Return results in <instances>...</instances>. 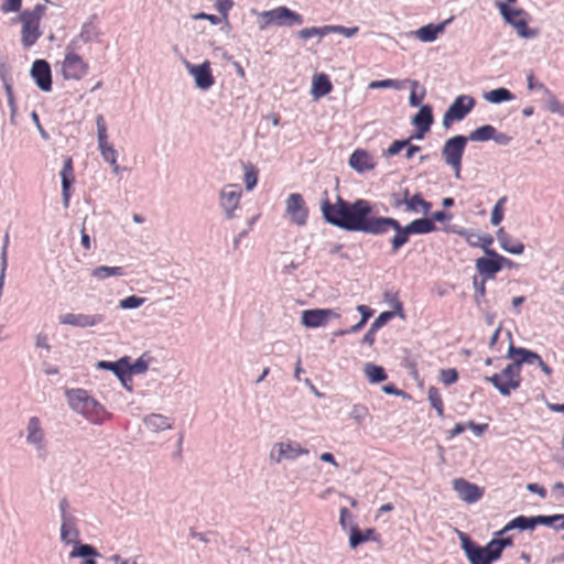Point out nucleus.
Here are the masks:
<instances>
[{
	"label": "nucleus",
	"instance_id": "f257e3e1",
	"mask_svg": "<svg viewBox=\"0 0 564 564\" xmlns=\"http://www.w3.org/2000/svg\"><path fill=\"white\" fill-rule=\"evenodd\" d=\"M321 210L328 224L346 231L380 236L393 230L391 248L394 252L408 242L410 234H429L436 228L430 218L415 219L402 227L394 218L377 216L375 205L362 198L350 203L337 196L334 204L325 198Z\"/></svg>",
	"mask_w": 564,
	"mask_h": 564
},
{
	"label": "nucleus",
	"instance_id": "f03ea898",
	"mask_svg": "<svg viewBox=\"0 0 564 564\" xmlns=\"http://www.w3.org/2000/svg\"><path fill=\"white\" fill-rule=\"evenodd\" d=\"M458 538L469 564H492L503 549L512 544L511 538L492 539L484 546L476 544L466 533L458 532Z\"/></svg>",
	"mask_w": 564,
	"mask_h": 564
},
{
	"label": "nucleus",
	"instance_id": "7ed1b4c3",
	"mask_svg": "<svg viewBox=\"0 0 564 564\" xmlns=\"http://www.w3.org/2000/svg\"><path fill=\"white\" fill-rule=\"evenodd\" d=\"M69 405L73 410L84 415L94 424H100L106 420V411L104 408L85 390L76 389L68 392Z\"/></svg>",
	"mask_w": 564,
	"mask_h": 564
},
{
	"label": "nucleus",
	"instance_id": "20e7f679",
	"mask_svg": "<svg viewBox=\"0 0 564 564\" xmlns=\"http://www.w3.org/2000/svg\"><path fill=\"white\" fill-rule=\"evenodd\" d=\"M45 7L37 4L33 10H25L19 13L17 20L22 24L21 42L24 47L33 46L41 37V20L44 14Z\"/></svg>",
	"mask_w": 564,
	"mask_h": 564
},
{
	"label": "nucleus",
	"instance_id": "39448f33",
	"mask_svg": "<svg viewBox=\"0 0 564 564\" xmlns=\"http://www.w3.org/2000/svg\"><path fill=\"white\" fill-rule=\"evenodd\" d=\"M503 20L514 28L519 36L522 39H532L538 35V30L529 29L527 22V13L522 9L509 7L507 3H496Z\"/></svg>",
	"mask_w": 564,
	"mask_h": 564
},
{
	"label": "nucleus",
	"instance_id": "423d86ee",
	"mask_svg": "<svg viewBox=\"0 0 564 564\" xmlns=\"http://www.w3.org/2000/svg\"><path fill=\"white\" fill-rule=\"evenodd\" d=\"M486 380L489 381L501 395H510L521 383L518 364L511 362L507 365L501 372L487 377Z\"/></svg>",
	"mask_w": 564,
	"mask_h": 564
},
{
	"label": "nucleus",
	"instance_id": "0eeeda50",
	"mask_svg": "<svg viewBox=\"0 0 564 564\" xmlns=\"http://www.w3.org/2000/svg\"><path fill=\"white\" fill-rule=\"evenodd\" d=\"M62 76L66 80H80L88 73V64L78 55L72 45L67 46L61 63Z\"/></svg>",
	"mask_w": 564,
	"mask_h": 564
},
{
	"label": "nucleus",
	"instance_id": "6e6552de",
	"mask_svg": "<svg viewBox=\"0 0 564 564\" xmlns=\"http://www.w3.org/2000/svg\"><path fill=\"white\" fill-rule=\"evenodd\" d=\"M25 441L29 446H31L37 457L46 458L47 456V440L45 430L42 425V422L37 416H31L28 420L25 426Z\"/></svg>",
	"mask_w": 564,
	"mask_h": 564
},
{
	"label": "nucleus",
	"instance_id": "1a4fd4ad",
	"mask_svg": "<svg viewBox=\"0 0 564 564\" xmlns=\"http://www.w3.org/2000/svg\"><path fill=\"white\" fill-rule=\"evenodd\" d=\"M467 140L464 135H455L445 142L442 150L445 163L454 170L457 180L460 177L462 159Z\"/></svg>",
	"mask_w": 564,
	"mask_h": 564
},
{
	"label": "nucleus",
	"instance_id": "9d476101",
	"mask_svg": "<svg viewBox=\"0 0 564 564\" xmlns=\"http://www.w3.org/2000/svg\"><path fill=\"white\" fill-rule=\"evenodd\" d=\"M262 18L264 20V26H292L303 23V19L299 13L283 6L263 12Z\"/></svg>",
	"mask_w": 564,
	"mask_h": 564
},
{
	"label": "nucleus",
	"instance_id": "9b49d317",
	"mask_svg": "<svg viewBox=\"0 0 564 564\" xmlns=\"http://www.w3.org/2000/svg\"><path fill=\"white\" fill-rule=\"evenodd\" d=\"M475 99L467 95H460L455 98L443 116V127L448 129L454 121H459L474 108Z\"/></svg>",
	"mask_w": 564,
	"mask_h": 564
},
{
	"label": "nucleus",
	"instance_id": "f8f14e48",
	"mask_svg": "<svg viewBox=\"0 0 564 564\" xmlns=\"http://www.w3.org/2000/svg\"><path fill=\"white\" fill-rule=\"evenodd\" d=\"M507 357L512 359L514 364H518V368L521 371V366L523 364L528 365H536L541 368V370L546 375L551 376V368L541 359V357L531 350L525 348H517L513 345L509 346Z\"/></svg>",
	"mask_w": 564,
	"mask_h": 564
},
{
	"label": "nucleus",
	"instance_id": "ddd939ff",
	"mask_svg": "<svg viewBox=\"0 0 564 564\" xmlns=\"http://www.w3.org/2000/svg\"><path fill=\"white\" fill-rule=\"evenodd\" d=\"M339 318V314L330 308L305 310L301 314V323L306 328L324 327L330 319Z\"/></svg>",
	"mask_w": 564,
	"mask_h": 564
},
{
	"label": "nucleus",
	"instance_id": "4468645a",
	"mask_svg": "<svg viewBox=\"0 0 564 564\" xmlns=\"http://www.w3.org/2000/svg\"><path fill=\"white\" fill-rule=\"evenodd\" d=\"M97 124V137H98V145L101 153V156L105 161L110 163L113 167V172H119V166L117 165V151L113 149L112 145L108 143V135H107V127L104 121V118L99 116L96 120Z\"/></svg>",
	"mask_w": 564,
	"mask_h": 564
},
{
	"label": "nucleus",
	"instance_id": "2eb2a0df",
	"mask_svg": "<svg viewBox=\"0 0 564 564\" xmlns=\"http://www.w3.org/2000/svg\"><path fill=\"white\" fill-rule=\"evenodd\" d=\"M509 261L496 251H487V258H479L476 261V269L484 279H492L502 269L503 263Z\"/></svg>",
	"mask_w": 564,
	"mask_h": 564
},
{
	"label": "nucleus",
	"instance_id": "dca6fc26",
	"mask_svg": "<svg viewBox=\"0 0 564 564\" xmlns=\"http://www.w3.org/2000/svg\"><path fill=\"white\" fill-rule=\"evenodd\" d=\"M285 212L295 225L304 226L306 224L308 212L301 194L293 193L288 197Z\"/></svg>",
	"mask_w": 564,
	"mask_h": 564
},
{
	"label": "nucleus",
	"instance_id": "f3484780",
	"mask_svg": "<svg viewBox=\"0 0 564 564\" xmlns=\"http://www.w3.org/2000/svg\"><path fill=\"white\" fill-rule=\"evenodd\" d=\"M185 67L193 76L196 87L200 90H207L214 85L215 80L212 74L210 63L208 61H205L199 65L186 62Z\"/></svg>",
	"mask_w": 564,
	"mask_h": 564
},
{
	"label": "nucleus",
	"instance_id": "a211bd4d",
	"mask_svg": "<svg viewBox=\"0 0 564 564\" xmlns=\"http://www.w3.org/2000/svg\"><path fill=\"white\" fill-rule=\"evenodd\" d=\"M241 194L242 191L238 184H228L220 191V206L228 218H232L235 210L239 207Z\"/></svg>",
	"mask_w": 564,
	"mask_h": 564
},
{
	"label": "nucleus",
	"instance_id": "6ab92c4d",
	"mask_svg": "<svg viewBox=\"0 0 564 564\" xmlns=\"http://www.w3.org/2000/svg\"><path fill=\"white\" fill-rule=\"evenodd\" d=\"M536 524L550 525V516L523 517L519 516L507 523L496 535H502L509 530L518 529L520 531L533 530Z\"/></svg>",
	"mask_w": 564,
	"mask_h": 564
},
{
	"label": "nucleus",
	"instance_id": "aec40b11",
	"mask_svg": "<svg viewBox=\"0 0 564 564\" xmlns=\"http://www.w3.org/2000/svg\"><path fill=\"white\" fill-rule=\"evenodd\" d=\"M275 449L278 452L276 456L271 453V458L275 463H281L282 460H293L301 456L308 455V449L302 447L296 442H281L275 445Z\"/></svg>",
	"mask_w": 564,
	"mask_h": 564
},
{
	"label": "nucleus",
	"instance_id": "412c9836",
	"mask_svg": "<svg viewBox=\"0 0 564 564\" xmlns=\"http://www.w3.org/2000/svg\"><path fill=\"white\" fill-rule=\"evenodd\" d=\"M31 76L36 86L45 93L52 89V73L48 63L44 59H36L31 67Z\"/></svg>",
	"mask_w": 564,
	"mask_h": 564
},
{
	"label": "nucleus",
	"instance_id": "4be33fe9",
	"mask_svg": "<svg viewBox=\"0 0 564 564\" xmlns=\"http://www.w3.org/2000/svg\"><path fill=\"white\" fill-rule=\"evenodd\" d=\"M453 488L459 498L467 503H474L482 496V489L463 478L455 479L453 481Z\"/></svg>",
	"mask_w": 564,
	"mask_h": 564
},
{
	"label": "nucleus",
	"instance_id": "5701e85b",
	"mask_svg": "<svg viewBox=\"0 0 564 564\" xmlns=\"http://www.w3.org/2000/svg\"><path fill=\"white\" fill-rule=\"evenodd\" d=\"M349 165L357 173H365L375 169L376 163L369 152L358 149L349 158Z\"/></svg>",
	"mask_w": 564,
	"mask_h": 564
},
{
	"label": "nucleus",
	"instance_id": "b1692460",
	"mask_svg": "<svg viewBox=\"0 0 564 564\" xmlns=\"http://www.w3.org/2000/svg\"><path fill=\"white\" fill-rule=\"evenodd\" d=\"M102 321L101 315L66 314L59 318L61 324L75 327H93Z\"/></svg>",
	"mask_w": 564,
	"mask_h": 564
},
{
	"label": "nucleus",
	"instance_id": "393cba45",
	"mask_svg": "<svg viewBox=\"0 0 564 564\" xmlns=\"http://www.w3.org/2000/svg\"><path fill=\"white\" fill-rule=\"evenodd\" d=\"M453 21V17L443 21L440 24L429 23L424 26H421L415 31V36L423 43L433 42L436 40L437 35L442 33L445 26Z\"/></svg>",
	"mask_w": 564,
	"mask_h": 564
},
{
	"label": "nucleus",
	"instance_id": "a878e982",
	"mask_svg": "<svg viewBox=\"0 0 564 564\" xmlns=\"http://www.w3.org/2000/svg\"><path fill=\"white\" fill-rule=\"evenodd\" d=\"M143 423L147 432L150 434H159L161 432L171 430L173 426V423L169 417L154 413L147 415L143 420Z\"/></svg>",
	"mask_w": 564,
	"mask_h": 564
},
{
	"label": "nucleus",
	"instance_id": "bb28decb",
	"mask_svg": "<svg viewBox=\"0 0 564 564\" xmlns=\"http://www.w3.org/2000/svg\"><path fill=\"white\" fill-rule=\"evenodd\" d=\"M333 89L329 77L324 74H315L312 79L311 95L314 100H318L322 97L328 95Z\"/></svg>",
	"mask_w": 564,
	"mask_h": 564
},
{
	"label": "nucleus",
	"instance_id": "cd10ccee",
	"mask_svg": "<svg viewBox=\"0 0 564 564\" xmlns=\"http://www.w3.org/2000/svg\"><path fill=\"white\" fill-rule=\"evenodd\" d=\"M61 180H62L63 203H64V206L67 207L69 204V198H70L69 189H70V185L74 181L72 158H66L64 160L63 169L61 172Z\"/></svg>",
	"mask_w": 564,
	"mask_h": 564
},
{
	"label": "nucleus",
	"instance_id": "c85d7f7f",
	"mask_svg": "<svg viewBox=\"0 0 564 564\" xmlns=\"http://www.w3.org/2000/svg\"><path fill=\"white\" fill-rule=\"evenodd\" d=\"M99 556L100 554L93 545L82 544L79 542L74 545V549L69 553V557L72 558H84L83 564H97L96 558Z\"/></svg>",
	"mask_w": 564,
	"mask_h": 564
},
{
	"label": "nucleus",
	"instance_id": "c756f323",
	"mask_svg": "<svg viewBox=\"0 0 564 564\" xmlns=\"http://www.w3.org/2000/svg\"><path fill=\"white\" fill-rule=\"evenodd\" d=\"M78 531L75 525V520L73 517H64L61 525V539L66 544H76L78 543Z\"/></svg>",
	"mask_w": 564,
	"mask_h": 564
},
{
	"label": "nucleus",
	"instance_id": "7c9ffc66",
	"mask_svg": "<svg viewBox=\"0 0 564 564\" xmlns=\"http://www.w3.org/2000/svg\"><path fill=\"white\" fill-rule=\"evenodd\" d=\"M392 307H393V311H391V312H382L373 321L371 326L375 329L378 330L379 328H381L386 323H388L390 319H392L395 315L400 316L401 318L404 317L403 305H402V303L398 299H393Z\"/></svg>",
	"mask_w": 564,
	"mask_h": 564
},
{
	"label": "nucleus",
	"instance_id": "2f4dec72",
	"mask_svg": "<svg viewBox=\"0 0 564 564\" xmlns=\"http://www.w3.org/2000/svg\"><path fill=\"white\" fill-rule=\"evenodd\" d=\"M433 122L432 109L427 105L421 106L419 112L413 117L412 123L422 132H429Z\"/></svg>",
	"mask_w": 564,
	"mask_h": 564
},
{
	"label": "nucleus",
	"instance_id": "473e14b6",
	"mask_svg": "<svg viewBox=\"0 0 564 564\" xmlns=\"http://www.w3.org/2000/svg\"><path fill=\"white\" fill-rule=\"evenodd\" d=\"M497 239L500 243V247L511 254H521L524 250L523 243L520 241H511L510 237L506 234L503 228H499L497 230Z\"/></svg>",
	"mask_w": 564,
	"mask_h": 564
},
{
	"label": "nucleus",
	"instance_id": "72a5a7b5",
	"mask_svg": "<svg viewBox=\"0 0 564 564\" xmlns=\"http://www.w3.org/2000/svg\"><path fill=\"white\" fill-rule=\"evenodd\" d=\"M459 235L464 236L471 247H480L486 254L487 251H492L489 248L494 242V238L490 235L476 236L473 232L466 231H459Z\"/></svg>",
	"mask_w": 564,
	"mask_h": 564
},
{
	"label": "nucleus",
	"instance_id": "f704fd0d",
	"mask_svg": "<svg viewBox=\"0 0 564 564\" xmlns=\"http://www.w3.org/2000/svg\"><path fill=\"white\" fill-rule=\"evenodd\" d=\"M98 367L113 371L115 375L124 383L128 371V357L121 358L116 362L100 361Z\"/></svg>",
	"mask_w": 564,
	"mask_h": 564
},
{
	"label": "nucleus",
	"instance_id": "c9c22d12",
	"mask_svg": "<svg viewBox=\"0 0 564 564\" xmlns=\"http://www.w3.org/2000/svg\"><path fill=\"white\" fill-rule=\"evenodd\" d=\"M484 99L490 104H500L514 99L513 94L507 88H497L484 94Z\"/></svg>",
	"mask_w": 564,
	"mask_h": 564
},
{
	"label": "nucleus",
	"instance_id": "e433bc0d",
	"mask_svg": "<svg viewBox=\"0 0 564 564\" xmlns=\"http://www.w3.org/2000/svg\"><path fill=\"white\" fill-rule=\"evenodd\" d=\"M375 530L367 529L365 532H360L357 525L350 528L349 534V546L351 549L357 547L359 544L373 539Z\"/></svg>",
	"mask_w": 564,
	"mask_h": 564
},
{
	"label": "nucleus",
	"instance_id": "4c0bfd02",
	"mask_svg": "<svg viewBox=\"0 0 564 564\" xmlns=\"http://www.w3.org/2000/svg\"><path fill=\"white\" fill-rule=\"evenodd\" d=\"M405 207L410 212L423 213L426 215L431 209V204L423 199L421 194H415L404 202Z\"/></svg>",
	"mask_w": 564,
	"mask_h": 564
},
{
	"label": "nucleus",
	"instance_id": "58836bf2",
	"mask_svg": "<svg viewBox=\"0 0 564 564\" xmlns=\"http://www.w3.org/2000/svg\"><path fill=\"white\" fill-rule=\"evenodd\" d=\"M496 129L490 124H485L471 131L467 138L470 141L484 142L494 139Z\"/></svg>",
	"mask_w": 564,
	"mask_h": 564
},
{
	"label": "nucleus",
	"instance_id": "ea45409f",
	"mask_svg": "<svg viewBox=\"0 0 564 564\" xmlns=\"http://www.w3.org/2000/svg\"><path fill=\"white\" fill-rule=\"evenodd\" d=\"M365 373L372 383L382 382L387 379L383 368L373 364H367L365 366Z\"/></svg>",
	"mask_w": 564,
	"mask_h": 564
},
{
	"label": "nucleus",
	"instance_id": "a19ab883",
	"mask_svg": "<svg viewBox=\"0 0 564 564\" xmlns=\"http://www.w3.org/2000/svg\"><path fill=\"white\" fill-rule=\"evenodd\" d=\"M122 269L120 267H98L93 270L91 275L97 280H104L109 276L122 275Z\"/></svg>",
	"mask_w": 564,
	"mask_h": 564
},
{
	"label": "nucleus",
	"instance_id": "79ce46f5",
	"mask_svg": "<svg viewBox=\"0 0 564 564\" xmlns=\"http://www.w3.org/2000/svg\"><path fill=\"white\" fill-rule=\"evenodd\" d=\"M243 171H245L243 181H245L246 189L252 191L258 183V171L250 163L243 164Z\"/></svg>",
	"mask_w": 564,
	"mask_h": 564
},
{
	"label": "nucleus",
	"instance_id": "37998d69",
	"mask_svg": "<svg viewBox=\"0 0 564 564\" xmlns=\"http://www.w3.org/2000/svg\"><path fill=\"white\" fill-rule=\"evenodd\" d=\"M427 397H429V401H430L432 408H434L436 410L438 416L442 417L444 415V410H443L442 397H441L438 390L435 387H430L427 389Z\"/></svg>",
	"mask_w": 564,
	"mask_h": 564
},
{
	"label": "nucleus",
	"instance_id": "c03bdc74",
	"mask_svg": "<svg viewBox=\"0 0 564 564\" xmlns=\"http://www.w3.org/2000/svg\"><path fill=\"white\" fill-rule=\"evenodd\" d=\"M330 33V29L328 25L323 28H307L303 29L299 32V36L303 40H308L313 36H319L323 37Z\"/></svg>",
	"mask_w": 564,
	"mask_h": 564
},
{
	"label": "nucleus",
	"instance_id": "a18cd8bd",
	"mask_svg": "<svg viewBox=\"0 0 564 564\" xmlns=\"http://www.w3.org/2000/svg\"><path fill=\"white\" fill-rule=\"evenodd\" d=\"M507 198L505 196L499 198L492 208L490 221L494 226L499 225L503 218V206Z\"/></svg>",
	"mask_w": 564,
	"mask_h": 564
},
{
	"label": "nucleus",
	"instance_id": "49530a36",
	"mask_svg": "<svg viewBox=\"0 0 564 564\" xmlns=\"http://www.w3.org/2000/svg\"><path fill=\"white\" fill-rule=\"evenodd\" d=\"M79 37L84 42L95 41L98 37V31L91 23L84 24L79 33Z\"/></svg>",
	"mask_w": 564,
	"mask_h": 564
},
{
	"label": "nucleus",
	"instance_id": "de8ad7c7",
	"mask_svg": "<svg viewBox=\"0 0 564 564\" xmlns=\"http://www.w3.org/2000/svg\"><path fill=\"white\" fill-rule=\"evenodd\" d=\"M145 302V299L138 297L135 295L128 296L119 302V306L122 310H132L141 306Z\"/></svg>",
	"mask_w": 564,
	"mask_h": 564
},
{
	"label": "nucleus",
	"instance_id": "09e8293b",
	"mask_svg": "<svg viewBox=\"0 0 564 564\" xmlns=\"http://www.w3.org/2000/svg\"><path fill=\"white\" fill-rule=\"evenodd\" d=\"M368 87L370 89H380V88H394L400 89L401 84L398 80L394 79H381V80H373L369 83Z\"/></svg>",
	"mask_w": 564,
	"mask_h": 564
},
{
	"label": "nucleus",
	"instance_id": "8fccbe9b",
	"mask_svg": "<svg viewBox=\"0 0 564 564\" xmlns=\"http://www.w3.org/2000/svg\"><path fill=\"white\" fill-rule=\"evenodd\" d=\"M440 379L446 386L453 384L458 379V372L455 368L442 369L440 371Z\"/></svg>",
	"mask_w": 564,
	"mask_h": 564
},
{
	"label": "nucleus",
	"instance_id": "3c124183",
	"mask_svg": "<svg viewBox=\"0 0 564 564\" xmlns=\"http://www.w3.org/2000/svg\"><path fill=\"white\" fill-rule=\"evenodd\" d=\"M215 6H216V9L221 13L223 20L225 21L226 25L229 26L228 12L232 7V1L231 0H216Z\"/></svg>",
	"mask_w": 564,
	"mask_h": 564
},
{
	"label": "nucleus",
	"instance_id": "603ef678",
	"mask_svg": "<svg viewBox=\"0 0 564 564\" xmlns=\"http://www.w3.org/2000/svg\"><path fill=\"white\" fill-rule=\"evenodd\" d=\"M547 108L550 109V111L557 113L560 116H564V105H562L560 100L550 91H547Z\"/></svg>",
	"mask_w": 564,
	"mask_h": 564
},
{
	"label": "nucleus",
	"instance_id": "864d4df0",
	"mask_svg": "<svg viewBox=\"0 0 564 564\" xmlns=\"http://www.w3.org/2000/svg\"><path fill=\"white\" fill-rule=\"evenodd\" d=\"M148 369V361L143 358H139L133 365L128 362V371L127 377H130L133 373H143Z\"/></svg>",
	"mask_w": 564,
	"mask_h": 564
},
{
	"label": "nucleus",
	"instance_id": "5fc2aeb1",
	"mask_svg": "<svg viewBox=\"0 0 564 564\" xmlns=\"http://www.w3.org/2000/svg\"><path fill=\"white\" fill-rule=\"evenodd\" d=\"M22 7V0H4L1 4V11L3 13H15L20 12Z\"/></svg>",
	"mask_w": 564,
	"mask_h": 564
},
{
	"label": "nucleus",
	"instance_id": "6e6d98bb",
	"mask_svg": "<svg viewBox=\"0 0 564 564\" xmlns=\"http://www.w3.org/2000/svg\"><path fill=\"white\" fill-rule=\"evenodd\" d=\"M486 280L482 279L481 281H478L477 278H474L473 284L475 288V300L477 304H480L481 300L486 295Z\"/></svg>",
	"mask_w": 564,
	"mask_h": 564
},
{
	"label": "nucleus",
	"instance_id": "4d7b16f0",
	"mask_svg": "<svg viewBox=\"0 0 564 564\" xmlns=\"http://www.w3.org/2000/svg\"><path fill=\"white\" fill-rule=\"evenodd\" d=\"M410 140H397L390 144V147L386 150V156H393L398 154L403 148L409 145Z\"/></svg>",
	"mask_w": 564,
	"mask_h": 564
},
{
	"label": "nucleus",
	"instance_id": "13d9d810",
	"mask_svg": "<svg viewBox=\"0 0 564 564\" xmlns=\"http://www.w3.org/2000/svg\"><path fill=\"white\" fill-rule=\"evenodd\" d=\"M411 85H412V91L410 94L409 101L412 107H417L420 105L421 100L424 98L425 91L422 90L421 96L416 97L415 89L417 88L419 84H417V82L414 80L411 83Z\"/></svg>",
	"mask_w": 564,
	"mask_h": 564
},
{
	"label": "nucleus",
	"instance_id": "bf43d9fd",
	"mask_svg": "<svg viewBox=\"0 0 564 564\" xmlns=\"http://www.w3.org/2000/svg\"><path fill=\"white\" fill-rule=\"evenodd\" d=\"M329 29H330V33L335 32V33H341L344 34L346 37H351L352 35H355L358 31V28H345V26H333V25H328Z\"/></svg>",
	"mask_w": 564,
	"mask_h": 564
},
{
	"label": "nucleus",
	"instance_id": "052dcab7",
	"mask_svg": "<svg viewBox=\"0 0 564 564\" xmlns=\"http://www.w3.org/2000/svg\"><path fill=\"white\" fill-rule=\"evenodd\" d=\"M194 20H206L209 21L212 24H218L220 23V19L214 14H207L204 12H199L193 15Z\"/></svg>",
	"mask_w": 564,
	"mask_h": 564
},
{
	"label": "nucleus",
	"instance_id": "680f3d73",
	"mask_svg": "<svg viewBox=\"0 0 564 564\" xmlns=\"http://www.w3.org/2000/svg\"><path fill=\"white\" fill-rule=\"evenodd\" d=\"M367 414L365 408L355 406L350 413L351 417L358 423H361Z\"/></svg>",
	"mask_w": 564,
	"mask_h": 564
},
{
	"label": "nucleus",
	"instance_id": "e2e57ef3",
	"mask_svg": "<svg viewBox=\"0 0 564 564\" xmlns=\"http://www.w3.org/2000/svg\"><path fill=\"white\" fill-rule=\"evenodd\" d=\"M550 525H554L555 529L564 530V514L550 516Z\"/></svg>",
	"mask_w": 564,
	"mask_h": 564
},
{
	"label": "nucleus",
	"instance_id": "0e129e2a",
	"mask_svg": "<svg viewBox=\"0 0 564 564\" xmlns=\"http://www.w3.org/2000/svg\"><path fill=\"white\" fill-rule=\"evenodd\" d=\"M377 329H375L372 326H370L369 330L362 337V343L372 346L375 343Z\"/></svg>",
	"mask_w": 564,
	"mask_h": 564
},
{
	"label": "nucleus",
	"instance_id": "69168bd1",
	"mask_svg": "<svg viewBox=\"0 0 564 564\" xmlns=\"http://www.w3.org/2000/svg\"><path fill=\"white\" fill-rule=\"evenodd\" d=\"M110 561L113 563V564H138L135 560L133 558H123L122 556H120L119 554H113L111 557H110Z\"/></svg>",
	"mask_w": 564,
	"mask_h": 564
},
{
	"label": "nucleus",
	"instance_id": "338daca9",
	"mask_svg": "<svg viewBox=\"0 0 564 564\" xmlns=\"http://www.w3.org/2000/svg\"><path fill=\"white\" fill-rule=\"evenodd\" d=\"M527 489L533 494L539 495L541 498H545L546 496L545 489L538 484H529Z\"/></svg>",
	"mask_w": 564,
	"mask_h": 564
},
{
	"label": "nucleus",
	"instance_id": "774afa93",
	"mask_svg": "<svg viewBox=\"0 0 564 564\" xmlns=\"http://www.w3.org/2000/svg\"><path fill=\"white\" fill-rule=\"evenodd\" d=\"M357 311L360 313L361 315V324H366V322L368 321V318L371 316V311L366 306V305H359L357 307Z\"/></svg>",
	"mask_w": 564,
	"mask_h": 564
}]
</instances>
